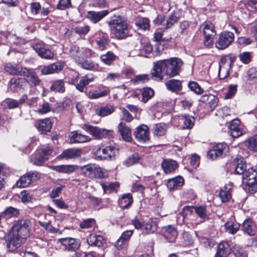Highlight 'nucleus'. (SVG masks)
<instances>
[{
  "label": "nucleus",
  "instance_id": "obj_1",
  "mask_svg": "<svg viewBox=\"0 0 257 257\" xmlns=\"http://www.w3.org/2000/svg\"><path fill=\"white\" fill-rule=\"evenodd\" d=\"M183 62L178 58L164 59L154 63L151 75L156 80L161 81L163 79V72L170 78L179 74Z\"/></svg>",
  "mask_w": 257,
  "mask_h": 257
},
{
  "label": "nucleus",
  "instance_id": "obj_2",
  "mask_svg": "<svg viewBox=\"0 0 257 257\" xmlns=\"http://www.w3.org/2000/svg\"><path fill=\"white\" fill-rule=\"evenodd\" d=\"M109 25L113 34L118 39H123L128 35V24L120 16H114L109 21Z\"/></svg>",
  "mask_w": 257,
  "mask_h": 257
},
{
  "label": "nucleus",
  "instance_id": "obj_3",
  "mask_svg": "<svg viewBox=\"0 0 257 257\" xmlns=\"http://www.w3.org/2000/svg\"><path fill=\"white\" fill-rule=\"evenodd\" d=\"M30 221L27 219L16 221L11 228L10 233L25 240L30 234Z\"/></svg>",
  "mask_w": 257,
  "mask_h": 257
},
{
  "label": "nucleus",
  "instance_id": "obj_4",
  "mask_svg": "<svg viewBox=\"0 0 257 257\" xmlns=\"http://www.w3.org/2000/svg\"><path fill=\"white\" fill-rule=\"evenodd\" d=\"M243 182L246 184L250 193L257 191V171L253 168H248L242 176Z\"/></svg>",
  "mask_w": 257,
  "mask_h": 257
},
{
  "label": "nucleus",
  "instance_id": "obj_5",
  "mask_svg": "<svg viewBox=\"0 0 257 257\" xmlns=\"http://www.w3.org/2000/svg\"><path fill=\"white\" fill-rule=\"evenodd\" d=\"M199 30L204 36V45L207 47L212 45L213 37L216 34L214 25L210 22L206 21L200 26Z\"/></svg>",
  "mask_w": 257,
  "mask_h": 257
},
{
  "label": "nucleus",
  "instance_id": "obj_6",
  "mask_svg": "<svg viewBox=\"0 0 257 257\" xmlns=\"http://www.w3.org/2000/svg\"><path fill=\"white\" fill-rule=\"evenodd\" d=\"M82 174L86 177L92 178H103L105 176L102 169L95 164H88L80 168Z\"/></svg>",
  "mask_w": 257,
  "mask_h": 257
},
{
  "label": "nucleus",
  "instance_id": "obj_7",
  "mask_svg": "<svg viewBox=\"0 0 257 257\" xmlns=\"http://www.w3.org/2000/svg\"><path fill=\"white\" fill-rule=\"evenodd\" d=\"M234 40V34L229 31H223L218 36L215 42L216 47L220 50H223L230 45Z\"/></svg>",
  "mask_w": 257,
  "mask_h": 257
},
{
  "label": "nucleus",
  "instance_id": "obj_8",
  "mask_svg": "<svg viewBox=\"0 0 257 257\" xmlns=\"http://www.w3.org/2000/svg\"><path fill=\"white\" fill-rule=\"evenodd\" d=\"M82 128L92 135L96 140L106 138L109 132L107 130L101 128L97 126H94L88 123H84L82 125Z\"/></svg>",
  "mask_w": 257,
  "mask_h": 257
},
{
  "label": "nucleus",
  "instance_id": "obj_9",
  "mask_svg": "<svg viewBox=\"0 0 257 257\" xmlns=\"http://www.w3.org/2000/svg\"><path fill=\"white\" fill-rule=\"evenodd\" d=\"M69 51L70 57L77 64L80 62V61L82 60L83 58L87 57L88 54H89L90 56L92 55L91 50H84L82 48H80L77 46H71Z\"/></svg>",
  "mask_w": 257,
  "mask_h": 257
},
{
  "label": "nucleus",
  "instance_id": "obj_10",
  "mask_svg": "<svg viewBox=\"0 0 257 257\" xmlns=\"http://www.w3.org/2000/svg\"><path fill=\"white\" fill-rule=\"evenodd\" d=\"M32 47L42 58L51 59L54 57V53L49 49L46 48L42 42L33 43Z\"/></svg>",
  "mask_w": 257,
  "mask_h": 257
},
{
  "label": "nucleus",
  "instance_id": "obj_11",
  "mask_svg": "<svg viewBox=\"0 0 257 257\" xmlns=\"http://www.w3.org/2000/svg\"><path fill=\"white\" fill-rule=\"evenodd\" d=\"M25 239L10 232L6 239L7 247L9 251H13L19 247L25 241Z\"/></svg>",
  "mask_w": 257,
  "mask_h": 257
},
{
  "label": "nucleus",
  "instance_id": "obj_12",
  "mask_svg": "<svg viewBox=\"0 0 257 257\" xmlns=\"http://www.w3.org/2000/svg\"><path fill=\"white\" fill-rule=\"evenodd\" d=\"M97 154H101L102 153V158L105 159H114L116 156L118 154V149L115 146L109 145L102 148H99L97 150Z\"/></svg>",
  "mask_w": 257,
  "mask_h": 257
},
{
  "label": "nucleus",
  "instance_id": "obj_13",
  "mask_svg": "<svg viewBox=\"0 0 257 257\" xmlns=\"http://www.w3.org/2000/svg\"><path fill=\"white\" fill-rule=\"evenodd\" d=\"M135 136L140 142L145 143L149 141V130L148 126L145 124L139 126L135 132Z\"/></svg>",
  "mask_w": 257,
  "mask_h": 257
},
{
  "label": "nucleus",
  "instance_id": "obj_14",
  "mask_svg": "<svg viewBox=\"0 0 257 257\" xmlns=\"http://www.w3.org/2000/svg\"><path fill=\"white\" fill-rule=\"evenodd\" d=\"M59 242L62 244L65 249L69 251H75L80 246L79 240L73 238H60L59 239Z\"/></svg>",
  "mask_w": 257,
  "mask_h": 257
},
{
  "label": "nucleus",
  "instance_id": "obj_15",
  "mask_svg": "<svg viewBox=\"0 0 257 257\" xmlns=\"http://www.w3.org/2000/svg\"><path fill=\"white\" fill-rule=\"evenodd\" d=\"M227 149V145L225 144L219 143L213 147L207 154L208 158L212 160L220 157Z\"/></svg>",
  "mask_w": 257,
  "mask_h": 257
},
{
  "label": "nucleus",
  "instance_id": "obj_16",
  "mask_svg": "<svg viewBox=\"0 0 257 257\" xmlns=\"http://www.w3.org/2000/svg\"><path fill=\"white\" fill-rule=\"evenodd\" d=\"M82 149L80 148H70L64 150L58 157L60 159L66 160L74 159L81 156Z\"/></svg>",
  "mask_w": 257,
  "mask_h": 257
},
{
  "label": "nucleus",
  "instance_id": "obj_17",
  "mask_svg": "<svg viewBox=\"0 0 257 257\" xmlns=\"http://www.w3.org/2000/svg\"><path fill=\"white\" fill-rule=\"evenodd\" d=\"M22 76L26 77L27 81L34 86L39 85L41 82L36 72L26 67L24 68Z\"/></svg>",
  "mask_w": 257,
  "mask_h": 257
},
{
  "label": "nucleus",
  "instance_id": "obj_18",
  "mask_svg": "<svg viewBox=\"0 0 257 257\" xmlns=\"http://www.w3.org/2000/svg\"><path fill=\"white\" fill-rule=\"evenodd\" d=\"M231 166L237 174H243L246 171V165L244 158L242 157H238L234 159L231 163Z\"/></svg>",
  "mask_w": 257,
  "mask_h": 257
},
{
  "label": "nucleus",
  "instance_id": "obj_19",
  "mask_svg": "<svg viewBox=\"0 0 257 257\" xmlns=\"http://www.w3.org/2000/svg\"><path fill=\"white\" fill-rule=\"evenodd\" d=\"M231 62L229 60L222 59L219 63L218 75L220 79H224L229 74Z\"/></svg>",
  "mask_w": 257,
  "mask_h": 257
},
{
  "label": "nucleus",
  "instance_id": "obj_20",
  "mask_svg": "<svg viewBox=\"0 0 257 257\" xmlns=\"http://www.w3.org/2000/svg\"><path fill=\"white\" fill-rule=\"evenodd\" d=\"M64 67L63 63L61 62H57L51 65L44 66L41 69V73L43 75H49L55 73H58Z\"/></svg>",
  "mask_w": 257,
  "mask_h": 257
},
{
  "label": "nucleus",
  "instance_id": "obj_21",
  "mask_svg": "<svg viewBox=\"0 0 257 257\" xmlns=\"http://www.w3.org/2000/svg\"><path fill=\"white\" fill-rule=\"evenodd\" d=\"M242 230L249 236H253L256 232V225L250 219H246L242 224Z\"/></svg>",
  "mask_w": 257,
  "mask_h": 257
},
{
  "label": "nucleus",
  "instance_id": "obj_22",
  "mask_svg": "<svg viewBox=\"0 0 257 257\" xmlns=\"http://www.w3.org/2000/svg\"><path fill=\"white\" fill-rule=\"evenodd\" d=\"M70 141L73 143H84L89 142L91 138L86 135L81 134L78 131L72 132L69 135Z\"/></svg>",
  "mask_w": 257,
  "mask_h": 257
},
{
  "label": "nucleus",
  "instance_id": "obj_23",
  "mask_svg": "<svg viewBox=\"0 0 257 257\" xmlns=\"http://www.w3.org/2000/svg\"><path fill=\"white\" fill-rule=\"evenodd\" d=\"M87 242L90 246L101 247L105 243V240L100 235L91 233L87 237Z\"/></svg>",
  "mask_w": 257,
  "mask_h": 257
},
{
  "label": "nucleus",
  "instance_id": "obj_24",
  "mask_svg": "<svg viewBox=\"0 0 257 257\" xmlns=\"http://www.w3.org/2000/svg\"><path fill=\"white\" fill-rule=\"evenodd\" d=\"M50 168L58 173L70 174L78 169V166L73 165H61L57 166H51Z\"/></svg>",
  "mask_w": 257,
  "mask_h": 257
},
{
  "label": "nucleus",
  "instance_id": "obj_25",
  "mask_svg": "<svg viewBox=\"0 0 257 257\" xmlns=\"http://www.w3.org/2000/svg\"><path fill=\"white\" fill-rule=\"evenodd\" d=\"M109 13L108 10H103L100 12L88 11L87 13V18L92 23H96L102 19Z\"/></svg>",
  "mask_w": 257,
  "mask_h": 257
},
{
  "label": "nucleus",
  "instance_id": "obj_26",
  "mask_svg": "<svg viewBox=\"0 0 257 257\" xmlns=\"http://www.w3.org/2000/svg\"><path fill=\"white\" fill-rule=\"evenodd\" d=\"M230 252L231 248L229 244L226 242H221L218 244L214 257H227Z\"/></svg>",
  "mask_w": 257,
  "mask_h": 257
},
{
  "label": "nucleus",
  "instance_id": "obj_27",
  "mask_svg": "<svg viewBox=\"0 0 257 257\" xmlns=\"http://www.w3.org/2000/svg\"><path fill=\"white\" fill-rule=\"evenodd\" d=\"M24 68L17 64L7 63L5 65V70L10 74L18 76H22Z\"/></svg>",
  "mask_w": 257,
  "mask_h": 257
},
{
  "label": "nucleus",
  "instance_id": "obj_28",
  "mask_svg": "<svg viewBox=\"0 0 257 257\" xmlns=\"http://www.w3.org/2000/svg\"><path fill=\"white\" fill-rule=\"evenodd\" d=\"M194 118L189 115H180L179 116V124L183 129H190L194 125Z\"/></svg>",
  "mask_w": 257,
  "mask_h": 257
},
{
  "label": "nucleus",
  "instance_id": "obj_29",
  "mask_svg": "<svg viewBox=\"0 0 257 257\" xmlns=\"http://www.w3.org/2000/svg\"><path fill=\"white\" fill-rule=\"evenodd\" d=\"M118 128L123 140L128 142L132 140L131 130L125 123L120 122L118 124Z\"/></svg>",
  "mask_w": 257,
  "mask_h": 257
},
{
  "label": "nucleus",
  "instance_id": "obj_30",
  "mask_svg": "<svg viewBox=\"0 0 257 257\" xmlns=\"http://www.w3.org/2000/svg\"><path fill=\"white\" fill-rule=\"evenodd\" d=\"M184 179L180 176L170 179L168 180L167 187L169 190L178 189L184 184Z\"/></svg>",
  "mask_w": 257,
  "mask_h": 257
},
{
  "label": "nucleus",
  "instance_id": "obj_31",
  "mask_svg": "<svg viewBox=\"0 0 257 257\" xmlns=\"http://www.w3.org/2000/svg\"><path fill=\"white\" fill-rule=\"evenodd\" d=\"M239 124L240 121L238 119H234L231 122L229 127L230 133L233 138H238L243 134Z\"/></svg>",
  "mask_w": 257,
  "mask_h": 257
},
{
  "label": "nucleus",
  "instance_id": "obj_32",
  "mask_svg": "<svg viewBox=\"0 0 257 257\" xmlns=\"http://www.w3.org/2000/svg\"><path fill=\"white\" fill-rule=\"evenodd\" d=\"M115 109L113 105H106L97 108L95 109V113L98 116L104 117L112 114L115 111Z\"/></svg>",
  "mask_w": 257,
  "mask_h": 257
},
{
  "label": "nucleus",
  "instance_id": "obj_33",
  "mask_svg": "<svg viewBox=\"0 0 257 257\" xmlns=\"http://www.w3.org/2000/svg\"><path fill=\"white\" fill-rule=\"evenodd\" d=\"M177 230L172 226L169 225L165 227L164 235L169 242H174L177 238Z\"/></svg>",
  "mask_w": 257,
  "mask_h": 257
},
{
  "label": "nucleus",
  "instance_id": "obj_34",
  "mask_svg": "<svg viewBox=\"0 0 257 257\" xmlns=\"http://www.w3.org/2000/svg\"><path fill=\"white\" fill-rule=\"evenodd\" d=\"M165 85L168 90L177 92L182 89L181 81L177 79H171L165 83Z\"/></svg>",
  "mask_w": 257,
  "mask_h": 257
},
{
  "label": "nucleus",
  "instance_id": "obj_35",
  "mask_svg": "<svg viewBox=\"0 0 257 257\" xmlns=\"http://www.w3.org/2000/svg\"><path fill=\"white\" fill-rule=\"evenodd\" d=\"M162 167L165 173L174 171L178 167L177 162L172 160H165L162 163Z\"/></svg>",
  "mask_w": 257,
  "mask_h": 257
},
{
  "label": "nucleus",
  "instance_id": "obj_36",
  "mask_svg": "<svg viewBox=\"0 0 257 257\" xmlns=\"http://www.w3.org/2000/svg\"><path fill=\"white\" fill-rule=\"evenodd\" d=\"M37 128L41 133L50 132L52 128V123L49 118L41 119L38 121Z\"/></svg>",
  "mask_w": 257,
  "mask_h": 257
},
{
  "label": "nucleus",
  "instance_id": "obj_37",
  "mask_svg": "<svg viewBox=\"0 0 257 257\" xmlns=\"http://www.w3.org/2000/svg\"><path fill=\"white\" fill-rule=\"evenodd\" d=\"M100 185L105 193L117 192L119 187V184L117 182L101 183Z\"/></svg>",
  "mask_w": 257,
  "mask_h": 257
},
{
  "label": "nucleus",
  "instance_id": "obj_38",
  "mask_svg": "<svg viewBox=\"0 0 257 257\" xmlns=\"http://www.w3.org/2000/svg\"><path fill=\"white\" fill-rule=\"evenodd\" d=\"M48 159V158L43 156L40 151H37L36 152L31 156V162L33 164L39 166L42 165Z\"/></svg>",
  "mask_w": 257,
  "mask_h": 257
},
{
  "label": "nucleus",
  "instance_id": "obj_39",
  "mask_svg": "<svg viewBox=\"0 0 257 257\" xmlns=\"http://www.w3.org/2000/svg\"><path fill=\"white\" fill-rule=\"evenodd\" d=\"M132 202L133 197L130 193L123 195L118 200L119 205L123 209H126L130 207Z\"/></svg>",
  "mask_w": 257,
  "mask_h": 257
},
{
  "label": "nucleus",
  "instance_id": "obj_40",
  "mask_svg": "<svg viewBox=\"0 0 257 257\" xmlns=\"http://www.w3.org/2000/svg\"><path fill=\"white\" fill-rule=\"evenodd\" d=\"M94 79L92 77H89L86 75L82 77L79 81V82L76 84V89L80 92H83L85 87L89 84V83L92 82Z\"/></svg>",
  "mask_w": 257,
  "mask_h": 257
},
{
  "label": "nucleus",
  "instance_id": "obj_41",
  "mask_svg": "<svg viewBox=\"0 0 257 257\" xmlns=\"http://www.w3.org/2000/svg\"><path fill=\"white\" fill-rule=\"evenodd\" d=\"M245 145L250 151L257 153V135L248 138L245 141Z\"/></svg>",
  "mask_w": 257,
  "mask_h": 257
},
{
  "label": "nucleus",
  "instance_id": "obj_42",
  "mask_svg": "<svg viewBox=\"0 0 257 257\" xmlns=\"http://www.w3.org/2000/svg\"><path fill=\"white\" fill-rule=\"evenodd\" d=\"M109 92L110 90L108 88L99 90L90 91L88 94V96L91 99H97L107 95Z\"/></svg>",
  "mask_w": 257,
  "mask_h": 257
},
{
  "label": "nucleus",
  "instance_id": "obj_43",
  "mask_svg": "<svg viewBox=\"0 0 257 257\" xmlns=\"http://www.w3.org/2000/svg\"><path fill=\"white\" fill-rule=\"evenodd\" d=\"M240 224L232 221H228L224 224L226 231L231 234H235L240 228Z\"/></svg>",
  "mask_w": 257,
  "mask_h": 257
},
{
  "label": "nucleus",
  "instance_id": "obj_44",
  "mask_svg": "<svg viewBox=\"0 0 257 257\" xmlns=\"http://www.w3.org/2000/svg\"><path fill=\"white\" fill-rule=\"evenodd\" d=\"M50 89L52 91L63 93L65 90L64 81L60 79L52 82Z\"/></svg>",
  "mask_w": 257,
  "mask_h": 257
},
{
  "label": "nucleus",
  "instance_id": "obj_45",
  "mask_svg": "<svg viewBox=\"0 0 257 257\" xmlns=\"http://www.w3.org/2000/svg\"><path fill=\"white\" fill-rule=\"evenodd\" d=\"M232 188H227L224 187V189L220 191L219 197L221 199L222 202H226L228 201L231 197Z\"/></svg>",
  "mask_w": 257,
  "mask_h": 257
},
{
  "label": "nucleus",
  "instance_id": "obj_46",
  "mask_svg": "<svg viewBox=\"0 0 257 257\" xmlns=\"http://www.w3.org/2000/svg\"><path fill=\"white\" fill-rule=\"evenodd\" d=\"M116 56L111 52L108 51L100 56L101 61L105 64L109 65L115 60Z\"/></svg>",
  "mask_w": 257,
  "mask_h": 257
},
{
  "label": "nucleus",
  "instance_id": "obj_47",
  "mask_svg": "<svg viewBox=\"0 0 257 257\" xmlns=\"http://www.w3.org/2000/svg\"><path fill=\"white\" fill-rule=\"evenodd\" d=\"M136 24L139 28L144 30L149 29L150 28L149 20L146 18H137L136 20Z\"/></svg>",
  "mask_w": 257,
  "mask_h": 257
},
{
  "label": "nucleus",
  "instance_id": "obj_48",
  "mask_svg": "<svg viewBox=\"0 0 257 257\" xmlns=\"http://www.w3.org/2000/svg\"><path fill=\"white\" fill-rule=\"evenodd\" d=\"M31 183V179L26 173L17 181L16 185L19 188H24L29 186Z\"/></svg>",
  "mask_w": 257,
  "mask_h": 257
},
{
  "label": "nucleus",
  "instance_id": "obj_49",
  "mask_svg": "<svg viewBox=\"0 0 257 257\" xmlns=\"http://www.w3.org/2000/svg\"><path fill=\"white\" fill-rule=\"evenodd\" d=\"M38 139L36 137H33L29 138L26 142L24 148L25 153L28 154L31 152L32 148L36 145Z\"/></svg>",
  "mask_w": 257,
  "mask_h": 257
},
{
  "label": "nucleus",
  "instance_id": "obj_50",
  "mask_svg": "<svg viewBox=\"0 0 257 257\" xmlns=\"http://www.w3.org/2000/svg\"><path fill=\"white\" fill-rule=\"evenodd\" d=\"M77 64L81 68L88 70H91L94 67V64L93 61L88 59L84 60V58H83L82 60L80 61Z\"/></svg>",
  "mask_w": 257,
  "mask_h": 257
},
{
  "label": "nucleus",
  "instance_id": "obj_51",
  "mask_svg": "<svg viewBox=\"0 0 257 257\" xmlns=\"http://www.w3.org/2000/svg\"><path fill=\"white\" fill-rule=\"evenodd\" d=\"M19 210L15 208L10 207L7 208L1 214V217L9 218L13 216H17L19 214Z\"/></svg>",
  "mask_w": 257,
  "mask_h": 257
},
{
  "label": "nucleus",
  "instance_id": "obj_52",
  "mask_svg": "<svg viewBox=\"0 0 257 257\" xmlns=\"http://www.w3.org/2000/svg\"><path fill=\"white\" fill-rule=\"evenodd\" d=\"M39 224L44 228L47 231L51 233H61L59 229L54 227L49 222L44 221H39Z\"/></svg>",
  "mask_w": 257,
  "mask_h": 257
},
{
  "label": "nucleus",
  "instance_id": "obj_53",
  "mask_svg": "<svg viewBox=\"0 0 257 257\" xmlns=\"http://www.w3.org/2000/svg\"><path fill=\"white\" fill-rule=\"evenodd\" d=\"M239 60L243 64H249L252 58V53L251 52H243L238 56Z\"/></svg>",
  "mask_w": 257,
  "mask_h": 257
},
{
  "label": "nucleus",
  "instance_id": "obj_54",
  "mask_svg": "<svg viewBox=\"0 0 257 257\" xmlns=\"http://www.w3.org/2000/svg\"><path fill=\"white\" fill-rule=\"evenodd\" d=\"M143 226L141 230L142 233L144 234L153 233L156 230L155 225H153L152 221L150 220L144 223Z\"/></svg>",
  "mask_w": 257,
  "mask_h": 257
},
{
  "label": "nucleus",
  "instance_id": "obj_55",
  "mask_svg": "<svg viewBox=\"0 0 257 257\" xmlns=\"http://www.w3.org/2000/svg\"><path fill=\"white\" fill-rule=\"evenodd\" d=\"M154 94V90L149 87L145 88L142 92V101L144 102H147Z\"/></svg>",
  "mask_w": 257,
  "mask_h": 257
},
{
  "label": "nucleus",
  "instance_id": "obj_56",
  "mask_svg": "<svg viewBox=\"0 0 257 257\" xmlns=\"http://www.w3.org/2000/svg\"><path fill=\"white\" fill-rule=\"evenodd\" d=\"M166 132V125L164 123L157 124L154 128V134L158 136L164 135Z\"/></svg>",
  "mask_w": 257,
  "mask_h": 257
},
{
  "label": "nucleus",
  "instance_id": "obj_57",
  "mask_svg": "<svg viewBox=\"0 0 257 257\" xmlns=\"http://www.w3.org/2000/svg\"><path fill=\"white\" fill-rule=\"evenodd\" d=\"M230 112L229 107L225 106L218 109L215 114L219 118L224 119L230 115Z\"/></svg>",
  "mask_w": 257,
  "mask_h": 257
},
{
  "label": "nucleus",
  "instance_id": "obj_58",
  "mask_svg": "<svg viewBox=\"0 0 257 257\" xmlns=\"http://www.w3.org/2000/svg\"><path fill=\"white\" fill-rule=\"evenodd\" d=\"M188 86L191 91L194 92L197 94H201L204 91L203 89L200 87V86L195 81L189 82Z\"/></svg>",
  "mask_w": 257,
  "mask_h": 257
},
{
  "label": "nucleus",
  "instance_id": "obj_59",
  "mask_svg": "<svg viewBox=\"0 0 257 257\" xmlns=\"http://www.w3.org/2000/svg\"><path fill=\"white\" fill-rule=\"evenodd\" d=\"M178 21V17L174 14H172L167 19L164 29L167 30L171 28Z\"/></svg>",
  "mask_w": 257,
  "mask_h": 257
},
{
  "label": "nucleus",
  "instance_id": "obj_60",
  "mask_svg": "<svg viewBox=\"0 0 257 257\" xmlns=\"http://www.w3.org/2000/svg\"><path fill=\"white\" fill-rule=\"evenodd\" d=\"M190 23L187 21H184L179 24L180 33L182 35H186L189 32Z\"/></svg>",
  "mask_w": 257,
  "mask_h": 257
},
{
  "label": "nucleus",
  "instance_id": "obj_61",
  "mask_svg": "<svg viewBox=\"0 0 257 257\" xmlns=\"http://www.w3.org/2000/svg\"><path fill=\"white\" fill-rule=\"evenodd\" d=\"M207 97L206 100L211 109H214L217 105L218 99L214 95L210 94L206 96H204V98Z\"/></svg>",
  "mask_w": 257,
  "mask_h": 257
},
{
  "label": "nucleus",
  "instance_id": "obj_62",
  "mask_svg": "<svg viewBox=\"0 0 257 257\" xmlns=\"http://www.w3.org/2000/svg\"><path fill=\"white\" fill-rule=\"evenodd\" d=\"M89 30V27L84 25H78L74 28V31L79 35H86Z\"/></svg>",
  "mask_w": 257,
  "mask_h": 257
},
{
  "label": "nucleus",
  "instance_id": "obj_63",
  "mask_svg": "<svg viewBox=\"0 0 257 257\" xmlns=\"http://www.w3.org/2000/svg\"><path fill=\"white\" fill-rule=\"evenodd\" d=\"M233 252L236 257H247L246 252L239 245H234Z\"/></svg>",
  "mask_w": 257,
  "mask_h": 257
},
{
  "label": "nucleus",
  "instance_id": "obj_64",
  "mask_svg": "<svg viewBox=\"0 0 257 257\" xmlns=\"http://www.w3.org/2000/svg\"><path fill=\"white\" fill-rule=\"evenodd\" d=\"M140 158L138 155H133L123 162V164L127 167L131 166L139 162Z\"/></svg>",
  "mask_w": 257,
  "mask_h": 257
}]
</instances>
